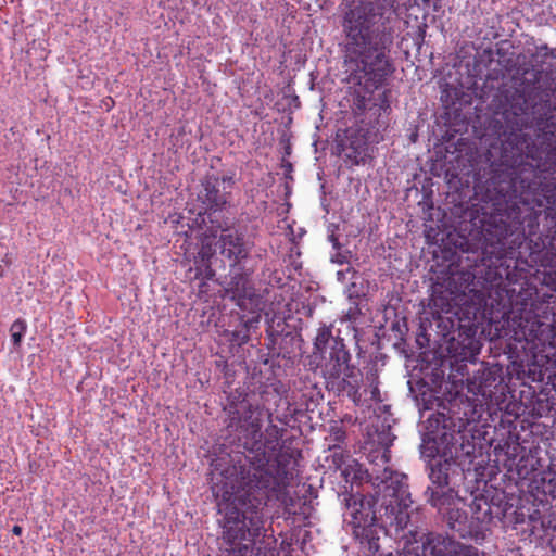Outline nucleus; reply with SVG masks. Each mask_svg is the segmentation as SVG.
<instances>
[{"label": "nucleus", "mask_w": 556, "mask_h": 556, "mask_svg": "<svg viewBox=\"0 0 556 556\" xmlns=\"http://www.w3.org/2000/svg\"><path fill=\"white\" fill-rule=\"evenodd\" d=\"M313 350L314 355L320 359L319 367L324 378L356 366L352 362V354L345 340L339 334H333L332 325L323 324L317 329Z\"/></svg>", "instance_id": "12"}, {"label": "nucleus", "mask_w": 556, "mask_h": 556, "mask_svg": "<svg viewBox=\"0 0 556 556\" xmlns=\"http://www.w3.org/2000/svg\"><path fill=\"white\" fill-rule=\"evenodd\" d=\"M517 502L513 494L507 493L501 489L485 490L483 494L475 496L470 509L475 513V518L480 520V525L483 526V531L489 530V525L494 520L500 522H507L522 525L527 523L523 531H530L533 535L542 536L543 534L538 533L539 511L528 515V520L523 511L518 509L515 505Z\"/></svg>", "instance_id": "11"}, {"label": "nucleus", "mask_w": 556, "mask_h": 556, "mask_svg": "<svg viewBox=\"0 0 556 556\" xmlns=\"http://www.w3.org/2000/svg\"><path fill=\"white\" fill-rule=\"evenodd\" d=\"M465 304L467 300L454 292L446 282L434 286L429 299V306L437 313H448L454 305Z\"/></svg>", "instance_id": "25"}, {"label": "nucleus", "mask_w": 556, "mask_h": 556, "mask_svg": "<svg viewBox=\"0 0 556 556\" xmlns=\"http://www.w3.org/2000/svg\"><path fill=\"white\" fill-rule=\"evenodd\" d=\"M362 549H363V552L365 553L366 556H403V553H400L397 551L395 553H393V552L384 553L383 551H381L379 543H378L377 551L369 549L366 546H362Z\"/></svg>", "instance_id": "32"}, {"label": "nucleus", "mask_w": 556, "mask_h": 556, "mask_svg": "<svg viewBox=\"0 0 556 556\" xmlns=\"http://www.w3.org/2000/svg\"><path fill=\"white\" fill-rule=\"evenodd\" d=\"M233 185L232 175L219 177L207 174L201 182L195 223L200 227L206 228L212 236H216L218 230H227L236 224V218L229 210Z\"/></svg>", "instance_id": "10"}, {"label": "nucleus", "mask_w": 556, "mask_h": 556, "mask_svg": "<svg viewBox=\"0 0 556 556\" xmlns=\"http://www.w3.org/2000/svg\"><path fill=\"white\" fill-rule=\"evenodd\" d=\"M414 543L416 546H405L403 556H484L472 545L432 532L414 536Z\"/></svg>", "instance_id": "16"}, {"label": "nucleus", "mask_w": 556, "mask_h": 556, "mask_svg": "<svg viewBox=\"0 0 556 556\" xmlns=\"http://www.w3.org/2000/svg\"><path fill=\"white\" fill-rule=\"evenodd\" d=\"M544 283L548 286L552 290H556V279H553L551 276L545 277L543 279Z\"/></svg>", "instance_id": "37"}, {"label": "nucleus", "mask_w": 556, "mask_h": 556, "mask_svg": "<svg viewBox=\"0 0 556 556\" xmlns=\"http://www.w3.org/2000/svg\"><path fill=\"white\" fill-rule=\"evenodd\" d=\"M412 0H348L342 28L349 70H391V48L403 24L399 9Z\"/></svg>", "instance_id": "6"}, {"label": "nucleus", "mask_w": 556, "mask_h": 556, "mask_svg": "<svg viewBox=\"0 0 556 556\" xmlns=\"http://www.w3.org/2000/svg\"><path fill=\"white\" fill-rule=\"evenodd\" d=\"M27 331V323L23 318H17L10 327L11 340L14 349H18Z\"/></svg>", "instance_id": "29"}, {"label": "nucleus", "mask_w": 556, "mask_h": 556, "mask_svg": "<svg viewBox=\"0 0 556 556\" xmlns=\"http://www.w3.org/2000/svg\"><path fill=\"white\" fill-rule=\"evenodd\" d=\"M325 379L326 388L337 396H345L355 405L362 404L361 388L363 384V374L357 366H353L343 372L328 376Z\"/></svg>", "instance_id": "21"}, {"label": "nucleus", "mask_w": 556, "mask_h": 556, "mask_svg": "<svg viewBox=\"0 0 556 556\" xmlns=\"http://www.w3.org/2000/svg\"><path fill=\"white\" fill-rule=\"evenodd\" d=\"M286 98L288 100V104H289L290 109L291 108H294V109H299L300 108L301 102H300V99H299L298 96L292 94V96L286 97Z\"/></svg>", "instance_id": "35"}, {"label": "nucleus", "mask_w": 556, "mask_h": 556, "mask_svg": "<svg viewBox=\"0 0 556 556\" xmlns=\"http://www.w3.org/2000/svg\"><path fill=\"white\" fill-rule=\"evenodd\" d=\"M543 493L549 495L552 498H556V482L549 480L547 483H543Z\"/></svg>", "instance_id": "34"}, {"label": "nucleus", "mask_w": 556, "mask_h": 556, "mask_svg": "<svg viewBox=\"0 0 556 556\" xmlns=\"http://www.w3.org/2000/svg\"><path fill=\"white\" fill-rule=\"evenodd\" d=\"M331 262L343 265L349 262L346 253L341 252V250H336V253L331 255Z\"/></svg>", "instance_id": "33"}, {"label": "nucleus", "mask_w": 556, "mask_h": 556, "mask_svg": "<svg viewBox=\"0 0 556 556\" xmlns=\"http://www.w3.org/2000/svg\"><path fill=\"white\" fill-rule=\"evenodd\" d=\"M346 439L345 430L342 426L332 425L329 429V434L325 438V441L328 442V446L340 448Z\"/></svg>", "instance_id": "30"}, {"label": "nucleus", "mask_w": 556, "mask_h": 556, "mask_svg": "<svg viewBox=\"0 0 556 556\" xmlns=\"http://www.w3.org/2000/svg\"><path fill=\"white\" fill-rule=\"evenodd\" d=\"M264 523V509L226 510L223 538L228 548L222 556H276L277 540Z\"/></svg>", "instance_id": "9"}, {"label": "nucleus", "mask_w": 556, "mask_h": 556, "mask_svg": "<svg viewBox=\"0 0 556 556\" xmlns=\"http://www.w3.org/2000/svg\"><path fill=\"white\" fill-rule=\"evenodd\" d=\"M502 382L501 368L483 367L467 379V390L476 396L492 400Z\"/></svg>", "instance_id": "23"}, {"label": "nucleus", "mask_w": 556, "mask_h": 556, "mask_svg": "<svg viewBox=\"0 0 556 556\" xmlns=\"http://www.w3.org/2000/svg\"><path fill=\"white\" fill-rule=\"evenodd\" d=\"M447 323L450 329L443 336L448 342V350L463 359L473 356L479 350V341L476 339L478 327L475 318L468 316L447 318Z\"/></svg>", "instance_id": "17"}, {"label": "nucleus", "mask_w": 556, "mask_h": 556, "mask_svg": "<svg viewBox=\"0 0 556 556\" xmlns=\"http://www.w3.org/2000/svg\"><path fill=\"white\" fill-rule=\"evenodd\" d=\"M291 153V148L288 146L285 149V154L289 155Z\"/></svg>", "instance_id": "45"}, {"label": "nucleus", "mask_w": 556, "mask_h": 556, "mask_svg": "<svg viewBox=\"0 0 556 556\" xmlns=\"http://www.w3.org/2000/svg\"><path fill=\"white\" fill-rule=\"evenodd\" d=\"M540 242L536 243V250H547L556 256V230H547L542 228L539 235Z\"/></svg>", "instance_id": "28"}, {"label": "nucleus", "mask_w": 556, "mask_h": 556, "mask_svg": "<svg viewBox=\"0 0 556 556\" xmlns=\"http://www.w3.org/2000/svg\"><path fill=\"white\" fill-rule=\"evenodd\" d=\"M500 90V144L486 152V172L522 193L552 180L556 154V72H514Z\"/></svg>", "instance_id": "3"}, {"label": "nucleus", "mask_w": 556, "mask_h": 556, "mask_svg": "<svg viewBox=\"0 0 556 556\" xmlns=\"http://www.w3.org/2000/svg\"><path fill=\"white\" fill-rule=\"evenodd\" d=\"M553 167L548 164L547 168L553 169L552 180L545 182L535 191L525 192L526 199H530L532 205L544 215L542 228L556 230V154H553Z\"/></svg>", "instance_id": "20"}, {"label": "nucleus", "mask_w": 556, "mask_h": 556, "mask_svg": "<svg viewBox=\"0 0 556 556\" xmlns=\"http://www.w3.org/2000/svg\"><path fill=\"white\" fill-rule=\"evenodd\" d=\"M424 34H425V30L420 26H418V35H417V38L415 39L416 45H419V40L424 39Z\"/></svg>", "instance_id": "39"}, {"label": "nucleus", "mask_w": 556, "mask_h": 556, "mask_svg": "<svg viewBox=\"0 0 556 556\" xmlns=\"http://www.w3.org/2000/svg\"><path fill=\"white\" fill-rule=\"evenodd\" d=\"M477 203L472 204L470 236L479 239L481 253L462 238V252L472 253L470 269L452 271L445 282L460 298L482 301L485 292L500 287L504 280L518 281L517 261L522 257V247L536 250L541 211L530 199L514 188L511 180H502L484 169L475 182Z\"/></svg>", "instance_id": "1"}, {"label": "nucleus", "mask_w": 556, "mask_h": 556, "mask_svg": "<svg viewBox=\"0 0 556 556\" xmlns=\"http://www.w3.org/2000/svg\"><path fill=\"white\" fill-rule=\"evenodd\" d=\"M302 388L301 400L305 405L306 410H314L315 407L323 401L324 394L321 388L316 382H313L309 377L300 380Z\"/></svg>", "instance_id": "26"}, {"label": "nucleus", "mask_w": 556, "mask_h": 556, "mask_svg": "<svg viewBox=\"0 0 556 556\" xmlns=\"http://www.w3.org/2000/svg\"><path fill=\"white\" fill-rule=\"evenodd\" d=\"M5 276V269L3 267V265L0 264V277H4Z\"/></svg>", "instance_id": "43"}, {"label": "nucleus", "mask_w": 556, "mask_h": 556, "mask_svg": "<svg viewBox=\"0 0 556 556\" xmlns=\"http://www.w3.org/2000/svg\"><path fill=\"white\" fill-rule=\"evenodd\" d=\"M288 388L274 375L252 377L245 389L227 396L229 443L236 448L233 459V500L228 509H265L271 501H283L291 478L281 454L283 428L287 424L269 406H278L287 397Z\"/></svg>", "instance_id": "2"}, {"label": "nucleus", "mask_w": 556, "mask_h": 556, "mask_svg": "<svg viewBox=\"0 0 556 556\" xmlns=\"http://www.w3.org/2000/svg\"><path fill=\"white\" fill-rule=\"evenodd\" d=\"M394 419L390 416H378L376 420L368 427L367 435L368 441L380 448L370 451L368 457L374 464L376 470L381 473L384 468H389L387 464L390 462L392 446L395 435L392 433V424Z\"/></svg>", "instance_id": "18"}, {"label": "nucleus", "mask_w": 556, "mask_h": 556, "mask_svg": "<svg viewBox=\"0 0 556 556\" xmlns=\"http://www.w3.org/2000/svg\"><path fill=\"white\" fill-rule=\"evenodd\" d=\"M393 72H309L311 83L320 91L332 92L336 79L358 86L354 100L356 123L336 135V151L351 166L365 165L369 146L384 139L390 125L391 90L384 83Z\"/></svg>", "instance_id": "5"}, {"label": "nucleus", "mask_w": 556, "mask_h": 556, "mask_svg": "<svg viewBox=\"0 0 556 556\" xmlns=\"http://www.w3.org/2000/svg\"><path fill=\"white\" fill-rule=\"evenodd\" d=\"M422 340H425L426 342H428V339H427L425 336H419V337L417 338V343H418L420 346H424V345H425V343H424V341H422Z\"/></svg>", "instance_id": "42"}, {"label": "nucleus", "mask_w": 556, "mask_h": 556, "mask_svg": "<svg viewBox=\"0 0 556 556\" xmlns=\"http://www.w3.org/2000/svg\"><path fill=\"white\" fill-rule=\"evenodd\" d=\"M281 166H282V168L286 169L287 173H291L292 169H293L292 164L290 162H288V161H285V160L282 161V165Z\"/></svg>", "instance_id": "40"}, {"label": "nucleus", "mask_w": 556, "mask_h": 556, "mask_svg": "<svg viewBox=\"0 0 556 556\" xmlns=\"http://www.w3.org/2000/svg\"><path fill=\"white\" fill-rule=\"evenodd\" d=\"M482 72H455L458 77H455L457 85L445 84L441 92V101L446 110L454 113L462 110L464 105L471 104L472 98H482L484 96L483 87L479 85L480 80H504L506 72H486L483 77L479 74ZM511 72H507L510 74Z\"/></svg>", "instance_id": "14"}, {"label": "nucleus", "mask_w": 556, "mask_h": 556, "mask_svg": "<svg viewBox=\"0 0 556 556\" xmlns=\"http://www.w3.org/2000/svg\"><path fill=\"white\" fill-rule=\"evenodd\" d=\"M521 332L526 342L523 349H529L531 357L526 355V359L517 356L513 363L518 364L520 371L527 375L532 381L543 382L546 372L536 363V353L545 352V348H554L556 339V327L553 324H548L541 320L527 321L521 327Z\"/></svg>", "instance_id": "13"}, {"label": "nucleus", "mask_w": 556, "mask_h": 556, "mask_svg": "<svg viewBox=\"0 0 556 556\" xmlns=\"http://www.w3.org/2000/svg\"><path fill=\"white\" fill-rule=\"evenodd\" d=\"M447 78L452 79L453 78V72H448L447 73Z\"/></svg>", "instance_id": "47"}, {"label": "nucleus", "mask_w": 556, "mask_h": 556, "mask_svg": "<svg viewBox=\"0 0 556 556\" xmlns=\"http://www.w3.org/2000/svg\"><path fill=\"white\" fill-rule=\"evenodd\" d=\"M480 433L475 435L462 418L456 420L444 413H432L426 420V432L420 444L421 458L426 459L429 484L424 491L427 504L441 514L447 527L463 539L483 538V526L468 517L459 488L470 472L478 448Z\"/></svg>", "instance_id": "4"}, {"label": "nucleus", "mask_w": 556, "mask_h": 556, "mask_svg": "<svg viewBox=\"0 0 556 556\" xmlns=\"http://www.w3.org/2000/svg\"><path fill=\"white\" fill-rule=\"evenodd\" d=\"M367 472L375 486L374 494L354 492L351 485V491L339 497L346 509L344 516L351 518L354 538L361 546L377 551L380 533L406 528L412 500L406 475L391 468H384L381 473L375 468Z\"/></svg>", "instance_id": "7"}, {"label": "nucleus", "mask_w": 556, "mask_h": 556, "mask_svg": "<svg viewBox=\"0 0 556 556\" xmlns=\"http://www.w3.org/2000/svg\"><path fill=\"white\" fill-rule=\"evenodd\" d=\"M12 533L14 535H21L23 533V528L21 526L15 525L12 528Z\"/></svg>", "instance_id": "41"}, {"label": "nucleus", "mask_w": 556, "mask_h": 556, "mask_svg": "<svg viewBox=\"0 0 556 556\" xmlns=\"http://www.w3.org/2000/svg\"><path fill=\"white\" fill-rule=\"evenodd\" d=\"M231 318L233 324L229 325V328L225 330V334L232 348H240L250 340L251 331L257 328L261 316L258 314H236Z\"/></svg>", "instance_id": "24"}, {"label": "nucleus", "mask_w": 556, "mask_h": 556, "mask_svg": "<svg viewBox=\"0 0 556 556\" xmlns=\"http://www.w3.org/2000/svg\"><path fill=\"white\" fill-rule=\"evenodd\" d=\"M232 228L233 226L227 228V230H218L220 236L215 245L222 261L227 263L228 266H243L250 260L254 242L247 238L242 231Z\"/></svg>", "instance_id": "19"}, {"label": "nucleus", "mask_w": 556, "mask_h": 556, "mask_svg": "<svg viewBox=\"0 0 556 556\" xmlns=\"http://www.w3.org/2000/svg\"><path fill=\"white\" fill-rule=\"evenodd\" d=\"M328 451L330 452V455L327 456V459L331 457L334 468H341V466L344 464V453L342 446H340V448L328 446Z\"/></svg>", "instance_id": "31"}, {"label": "nucleus", "mask_w": 556, "mask_h": 556, "mask_svg": "<svg viewBox=\"0 0 556 556\" xmlns=\"http://www.w3.org/2000/svg\"><path fill=\"white\" fill-rule=\"evenodd\" d=\"M3 263L9 266L11 265V260L8 257V255H5V257L3 258Z\"/></svg>", "instance_id": "44"}, {"label": "nucleus", "mask_w": 556, "mask_h": 556, "mask_svg": "<svg viewBox=\"0 0 556 556\" xmlns=\"http://www.w3.org/2000/svg\"><path fill=\"white\" fill-rule=\"evenodd\" d=\"M229 280L225 288L226 294L236 302V304L245 308L247 302L251 300L253 295V288L250 285L251 271L247 268V264L243 266H229Z\"/></svg>", "instance_id": "22"}, {"label": "nucleus", "mask_w": 556, "mask_h": 556, "mask_svg": "<svg viewBox=\"0 0 556 556\" xmlns=\"http://www.w3.org/2000/svg\"><path fill=\"white\" fill-rule=\"evenodd\" d=\"M352 271V268H348L346 270H339L337 273V279L341 282L345 280L346 274Z\"/></svg>", "instance_id": "38"}, {"label": "nucleus", "mask_w": 556, "mask_h": 556, "mask_svg": "<svg viewBox=\"0 0 556 556\" xmlns=\"http://www.w3.org/2000/svg\"><path fill=\"white\" fill-rule=\"evenodd\" d=\"M328 240H329V242H331L332 248L334 250H341V243L339 242V239L334 232H332L328 236Z\"/></svg>", "instance_id": "36"}, {"label": "nucleus", "mask_w": 556, "mask_h": 556, "mask_svg": "<svg viewBox=\"0 0 556 556\" xmlns=\"http://www.w3.org/2000/svg\"><path fill=\"white\" fill-rule=\"evenodd\" d=\"M212 256L210 249L204 247L200 250L198 256L194 260L195 264V278L202 280H211L215 276V271L212 269L210 264V257Z\"/></svg>", "instance_id": "27"}, {"label": "nucleus", "mask_w": 556, "mask_h": 556, "mask_svg": "<svg viewBox=\"0 0 556 556\" xmlns=\"http://www.w3.org/2000/svg\"><path fill=\"white\" fill-rule=\"evenodd\" d=\"M456 58L459 70H556V49L529 41L520 52L509 40L497 42L495 48L465 43Z\"/></svg>", "instance_id": "8"}, {"label": "nucleus", "mask_w": 556, "mask_h": 556, "mask_svg": "<svg viewBox=\"0 0 556 556\" xmlns=\"http://www.w3.org/2000/svg\"><path fill=\"white\" fill-rule=\"evenodd\" d=\"M540 527H541L542 529H544V528H545V523H544V521H540ZM543 532H544V534H547V532H546L545 530H543Z\"/></svg>", "instance_id": "46"}, {"label": "nucleus", "mask_w": 556, "mask_h": 556, "mask_svg": "<svg viewBox=\"0 0 556 556\" xmlns=\"http://www.w3.org/2000/svg\"><path fill=\"white\" fill-rule=\"evenodd\" d=\"M296 324H289L287 318H277L267 328L268 356L263 361L265 365L275 367V359L282 357L291 359L298 350L301 349V319Z\"/></svg>", "instance_id": "15"}]
</instances>
